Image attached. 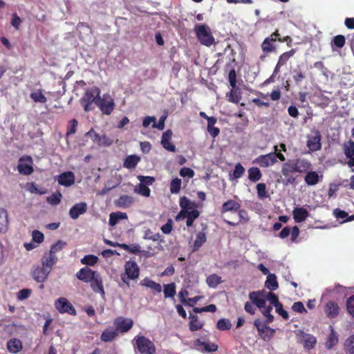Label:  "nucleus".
I'll use <instances>...</instances> for the list:
<instances>
[{
    "label": "nucleus",
    "instance_id": "nucleus-16",
    "mask_svg": "<svg viewBox=\"0 0 354 354\" xmlns=\"http://www.w3.org/2000/svg\"><path fill=\"white\" fill-rule=\"evenodd\" d=\"M274 156L271 153L266 155H260L257 157L253 162L259 165L261 167H268L274 165L277 162Z\"/></svg>",
    "mask_w": 354,
    "mask_h": 354
},
{
    "label": "nucleus",
    "instance_id": "nucleus-2",
    "mask_svg": "<svg viewBox=\"0 0 354 354\" xmlns=\"http://www.w3.org/2000/svg\"><path fill=\"white\" fill-rule=\"evenodd\" d=\"M194 32L199 42L207 47L216 44L210 28L206 24H197L194 27Z\"/></svg>",
    "mask_w": 354,
    "mask_h": 354
},
{
    "label": "nucleus",
    "instance_id": "nucleus-57",
    "mask_svg": "<svg viewBox=\"0 0 354 354\" xmlns=\"http://www.w3.org/2000/svg\"><path fill=\"white\" fill-rule=\"evenodd\" d=\"M66 245V243L62 241H57L55 243L51 245L50 250L49 252L50 254H55L61 251L65 246Z\"/></svg>",
    "mask_w": 354,
    "mask_h": 354
},
{
    "label": "nucleus",
    "instance_id": "nucleus-29",
    "mask_svg": "<svg viewBox=\"0 0 354 354\" xmlns=\"http://www.w3.org/2000/svg\"><path fill=\"white\" fill-rule=\"evenodd\" d=\"M207 236L204 232H199L196 234V239L192 246V252H197L206 242Z\"/></svg>",
    "mask_w": 354,
    "mask_h": 354
},
{
    "label": "nucleus",
    "instance_id": "nucleus-21",
    "mask_svg": "<svg viewBox=\"0 0 354 354\" xmlns=\"http://www.w3.org/2000/svg\"><path fill=\"white\" fill-rule=\"evenodd\" d=\"M276 41V38L270 37H266L261 44L262 51L266 54L275 52L277 49L275 46Z\"/></svg>",
    "mask_w": 354,
    "mask_h": 354
},
{
    "label": "nucleus",
    "instance_id": "nucleus-5",
    "mask_svg": "<svg viewBox=\"0 0 354 354\" xmlns=\"http://www.w3.org/2000/svg\"><path fill=\"white\" fill-rule=\"evenodd\" d=\"M136 346L141 354H155L156 348L153 342L145 336L138 335L135 338Z\"/></svg>",
    "mask_w": 354,
    "mask_h": 354
},
{
    "label": "nucleus",
    "instance_id": "nucleus-63",
    "mask_svg": "<svg viewBox=\"0 0 354 354\" xmlns=\"http://www.w3.org/2000/svg\"><path fill=\"white\" fill-rule=\"evenodd\" d=\"M138 179L140 180V184H143L145 185H151L155 182V178L152 176H138Z\"/></svg>",
    "mask_w": 354,
    "mask_h": 354
},
{
    "label": "nucleus",
    "instance_id": "nucleus-48",
    "mask_svg": "<svg viewBox=\"0 0 354 354\" xmlns=\"http://www.w3.org/2000/svg\"><path fill=\"white\" fill-rule=\"evenodd\" d=\"M296 53L295 49H291L289 51L285 52L282 53L279 57L278 59V63L279 64H281L282 66H284L286 64L287 62L289 60V59L292 57Z\"/></svg>",
    "mask_w": 354,
    "mask_h": 354
},
{
    "label": "nucleus",
    "instance_id": "nucleus-41",
    "mask_svg": "<svg viewBox=\"0 0 354 354\" xmlns=\"http://www.w3.org/2000/svg\"><path fill=\"white\" fill-rule=\"evenodd\" d=\"M189 319L190 322L189 327L191 331L198 330L203 328L204 324L198 322V317L197 315H190Z\"/></svg>",
    "mask_w": 354,
    "mask_h": 354
},
{
    "label": "nucleus",
    "instance_id": "nucleus-36",
    "mask_svg": "<svg viewBox=\"0 0 354 354\" xmlns=\"http://www.w3.org/2000/svg\"><path fill=\"white\" fill-rule=\"evenodd\" d=\"M304 346L308 350H310L315 347L317 344V339L313 335L304 333Z\"/></svg>",
    "mask_w": 354,
    "mask_h": 354
},
{
    "label": "nucleus",
    "instance_id": "nucleus-25",
    "mask_svg": "<svg viewBox=\"0 0 354 354\" xmlns=\"http://www.w3.org/2000/svg\"><path fill=\"white\" fill-rule=\"evenodd\" d=\"M235 213H237L239 215V219L238 221L233 222L226 219H223V221L230 226H236L240 223H245L249 221V217L246 210L239 207V211H236Z\"/></svg>",
    "mask_w": 354,
    "mask_h": 354
},
{
    "label": "nucleus",
    "instance_id": "nucleus-27",
    "mask_svg": "<svg viewBox=\"0 0 354 354\" xmlns=\"http://www.w3.org/2000/svg\"><path fill=\"white\" fill-rule=\"evenodd\" d=\"M134 203V198L131 196L122 195L115 201V205L121 208H128Z\"/></svg>",
    "mask_w": 354,
    "mask_h": 354
},
{
    "label": "nucleus",
    "instance_id": "nucleus-8",
    "mask_svg": "<svg viewBox=\"0 0 354 354\" xmlns=\"http://www.w3.org/2000/svg\"><path fill=\"white\" fill-rule=\"evenodd\" d=\"M55 308L62 314L76 315V310L71 303L65 297H59L55 302Z\"/></svg>",
    "mask_w": 354,
    "mask_h": 354
},
{
    "label": "nucleus",
    "instance_id": "nucleus-49",
    "mask_svg": "<svg viewBox=\"0 0 354 354\" xmlns=\"http://www.w3.org/2000/svg\"><path fill=\"white\" fill-rule=\"evenodd\" d=\"M164 295L165 298L173 297L176 295V285L174 283L164 285Z\"/></svg>",
    "mask_w": 354,
    "mask_h": 354
},
{
    "label": "nucleus",
    "instance_id": "nucleus-35",
    "mask_svg": "<svg viewBox=\"0 0 354 354\" xmlns=\"http://www.w3.org/2000/svg\"><path fill=\"white\" fill-rule=\"evenodd\" d=\"M338 342V337L334 328L330 326V333L327 337L325 346L327 349H331Z\"/></svg>",
    "mask_w": 354,
    "mask_h": 354
},
{
    "label": "nucleus",
    "instance_id": "nucleus-45",
    "mask_svg": "<svg viewBox=\"0 0 354 354\" xmlns=\"http://www.w3.org/2000/svg\"><path fill=\"white\" fill-rule=\"evenodd\" d=\"M179 205L181 209H195L196 205L194 202L190 201L186 196H183L180 198Z\"/></svg>",
    "mask_w": 354,
    "mask_h": 354
},
{
    "label": "nucleus",
    "instance_id": "nucleus-61",
    "mask_svg": "<svg viewBox=\"0 0 354 354\" xmlns=\"http://www.w3.org/2000/svg\"><path fill=\"white\" fill-rule=\"evenodd\" d=\"M268 300L270 303L276 307L281 302L279 301L278 297L272 292H266V301Z\"/></svg>",
    "mask_w": 354,
    "mask_h": 354
},
{
    "label": "nucleus",
    "instance_id": "nucleus-60",
    "mask_svg": "<svg viewBox=\"0 0 354 354\" xmlns=\"http://www.w3.org/2000/svg\"><path fill=\"white\" fill-rule=\"evenodd\" d=\"M305 73L302 72L300 68H297L294 69L292 78L294 81L296 82V84H299V82L303 81V80L305 79Z\"/></svg>",
    "mask_w": 354,
    "mask_h": 354
},
{
    "label": "nucleus",
    "instance_id": "nucleus-59",
    "mask_svg": "<svg viewBox=\"0 0 354 354\" xmlns=\"http://www.w3.org/2000/svg\"><path fill=\"white\" fill-rule=\"evenodd\" d=\"M257 191L258 197L260 199H263V198L268 197L266 185L265 183H261L257 184Z\"/></svg>",
    "mask_w": 354,
    "mask_h": 354
},
{
    "label": "nucleus",
    "instance_id": "nucleus-47",
    "mask_svg": "<svg viewBox=\"0 0 354 354\" xmlns=\"http://www.w3.org/2000/svg\"><path fill=\"white\" fill-rule=\"evenodd\" d=\"M181 179L178 178L172 179L169 185L170 192L174 194L179 193L181 189Z\"/></svg>",
    "mask_w": 354,
    "mask_h": 354
},
{
    "label": "nucleus",
    "instance_id": "nucleus-52",
    "mask_svg": "<svg viewBox=\"0 0 354 354\" xmlns=\"http://www.w3.org/2000/svg\"><path fill=\"white\" fill-rule=\"evenodd\" d=\"M98 261L97 257L93 254L85 255L82 259L81 263L84 265L93 266Z\"/></svg>",
    "mask_w": 354,
    "mask_h": 354
},
{
    "label": "nucleus",
    "instance_id": "nucleus-11",
    "mask_svg": "<svg viewBox=\"0 0 354 354\" xmlns=\"http://www.w3.org/2000/svg\"><path fill=\"white\" fill-rule=\"evenodd\" d=\"M96 105L100 108L103 114L110 115L115 107L113 100L109 95L97 99Z\"/></svg>",
    "mask_w": 354,
    "mask_h": 354
},
{
    "label": "nucleus",
    "instance_id": "nucleus-44",
    "mask_svg": "<svg viewBox=\"0 0 354 354\" xmlns=\"http://www.w3.org/2000/svg\"><path fill=\"white\" fill-rule=\"evenodd\" d=\"M120 248L131 254H136L142 252L140 250V246L138 244L127 245L126 243H122L120 245Z\"/></svg>",
    "mask_w": 354,
    "mask_h": 354
},
{
    "label": "nucleus",
    "instance_id": "nucleus-6",
    "mask_svg": "<svg viewBox=\"0 0 354 354\" xmlns=\"http://www.w3.org/2000/svg\"><path fill=\"white\" fill-rule=\"evenodd\" d=\"M86 136L97 144L98 147H108L113 145V140L105 134L100 135L93 129L86 133Z\"/></svg>",
    "mask_w": 354,
    "mask_h": 354
},
{
    "label": "nucleus",
    "instance_id": "nucleus-14",
    "mask_svg": "<svg viewBox=\"0 0 354 354\" xmlns=\"http://www.w3.org/2000/svg\"><path fill=\"white\" fill-rule=\"evenodd\" d=\"M114 326L117 332L127 333L133 325V321L131 318L118 317L114 320Z\"/></svg>",
    "mask_w": 354,
    "mask_h": 354
},
{
    "label": "nucleus",
    "instance_id": "nucleus-19",
    "mask_svg": "<svg viewBox=\"0 0 354 354\" xmlns=\"http://www.w3.org/2000/svg\"><path fill=\"white\" fill-rule=\"evenodd\" d=\"M172 136V131L170 129L167 130L162 133L161 138V145L162 147L169 151L175 152L176 147L171 142Z\"/></svg>",
    "mask_w": 354,
    "mask_h": 354
},
{
    "label": "nucleus",
    "instance_id": "nucleus-28",
    "mask_svg": "<svg viewBox=\"0 0 354 354\" xmlns=\"http://www.w3.org/2000/svg\"><path fill=\"white\" fill-rule=\"evenodd\" d=\"M91 287L95 292H99L104 295V290L102 284V278L98 274H95L92 281L89 282Z\"/></svg>",
    "mask_w": 354,
    "mask_h": 354
},
{
    "label": "nucleus",
    "instance_id": "nucleus-51",
    "mask_svg": "<svg viewBox=\"0 0 354 354\" xmlns=\"http://www.w3.org/2000/svg\"><path fill=\"white\" fill-rule=\"evenodd\" d=\"M346 43L345 37L342 35H338L333 37L331 41V46L338 48H342Z\"/></svg>",
    "mask_w": 354,
    "mask_h": 354
},
{
    "label": "nucleus",
    "instance_id": "nucleus-46",
    "mask_svg": "<svg viewBox=\"0 0 354 354\" xmlns=\"http://www.w3.org/2000/svg\"><path fill=\"white\" fill-rule=\"evenodd\" d=\"M141 285L153 289L158 292H160L162 291V287L160 283H158L156 281L148 279L147 278L143 280V282L141 283Z\"/></svg>",
    "mask_w": 354,
    "mask_h": 354
},
{
    "label": "nucleus",
    "instance_id": "nucleus-17",
    "mask_svg": "<svg viewBox=\"0 0 354 354\" xmlns=\"http://www.w3.org/2000/svg\"><path fill=\"white\" fill-rule=\"evenodd\" d=\"M95 274L96 272L93 271L91 268L84 267L76 273V277L78 279L88 283L90 281H92Z\"/></svg>",
    "mask_w": 354,
    "mask_h": 354
},
{
    "label": "nucleus",
    "instance_id": "nucleus-20",
    "mask_svg": "<svg viewBox=\"0 0 354 354\" xmlns=\"http://www.w3.org/2000/svg\"><path fill=\"white\" fill-rule=\"evenodd\" d=\"M241 207V205L239 202L233 199H229L222 205L220 212L221 214L228 212L235 213L239 211Z\"/></svg>",
    "mask_w": 354,
    "mask_h": 354
},
{
    "label": "nucleus",
    "instance_id": "nucleus-33",
    "mask_svg": "<svg viewBox=\"0 0 354 354\" xmlns=\"http://www.w3.org/2000/svg\"><path fill=\"white\" fill-rule=\"evenodd\" d=\"M194 346L196 347L203 346L202 351L205 352H215L218 350V345L214 343H205L202 342L200 339H197L194 341Z\"/></svg>",
    "mask_w": 354,
    "mask_h": 354
},
{
    "label": "nucleus",
    "instance_id": "nucleus-15",
    "mask_svg": "<svg viewBox=\"0 0 354 354\" xmlns=\"http://www.w3.org/2000/svg\"><path fill=\"white\" fill-rule=\"evenodd\" d=\"M249 299L257 308L262 309L266 304V291L259 290L250 292L249 293Z\"/></svg>",
    "mask_w": 354,
    "mask_h": 354
},
{
    "label": "nucleus",
    "instance_id": "nucleus-30",
    "mask_svg": "<svg viewBox=\"0 0 354 354\" xmlns=\"http://www.w3.org/2000/svg\"><path fill=\"white\" fill-rule=\"evenodd\" d=\"M306 174L304 180L308 185H315L319 182L320 177L317 171L308 170Z\"/></svg>",
    "mask_w": 354,
    "mask_h": 354
},
{
    "label": "nucleus",
    "instance_id": "nucleus-18",
    "mask_svg": "<svg viewBox=\"0 0 354 354\" xmlns=\"http://www.w3.org/2000/svg\"><path fill=\"white\" fill-rule=\"evenodd\" d=\"M87 210V205L81 202L74 205L69 210V216L73 219H77L80 215L84 214Z\"/></svg>",
    "mask_w": 354,
    "mask_h": 354
},
{
    "label": "nucleus",
    "instance_id": "nucleus-42",
    "mask_svg": "<svg viewBox=\"0 0 354 354\" xmlns=\"http://www.w3.org/2000/svg\"><path fill=\"white\" fill-rule=\"evenodd\" d=\"M222 282L221 277L216 274H212L207 277L206 283L209 287L215 288Z\"/></svg>",
    "mask_w": 354,
    "mask_h": 354
},
{
    "label": "nucleus",
    "instance_id": "nucleus-13",
    "mask_svg": "<svg viewBox=\"0 0 354 354\" xmlns=\"http://www.w3.org/2000/svg\"><path fill=\"white\" fill-rule=\"evenodd\" d=\"M322 136L318 130L312 131L311 135L308 136L307 147L311 151H316L322 148Z\"/></svg>",
    "mask_w": 354,
    "mask_h": 354
},
{
    "label": "nucleus",
    "instance_id": "nucleus-37",
    "mask_svg": "<svg viewBox=\"0 0 354 354\" xmlns=\"http://www.w3.org/2000/svg\"><path fill=\"white\" fill-rule=\"evenodd\" d=\"M8 227V212L3 208H0V232H5Z\"/></svg>",
    "mask_w": 354,
    "mask_h": 354
},
{
    "label": "nucleus",
    "instance_id": "nucleus-4",
    "mask_svg": "<svg viewBox=\"0 0 354 354\" xmlns=\"http://www.w3.org/2000/svg\"><path fill=\"white\" fill-rule=\"evenodd\" d=\"M100 97V89L97 86L88 88L84 93L80 100L82 105L86 112L92 111L94 109L93 104H96L97 99Z\"/></svg>",
    "mask_w": 354,
    "mask_h": 354
},
{
    "label": "nucleus",
    "instance_id": "nucleus-31",
    "mask_svg": "<svg viewBox=\"0 0 354 354\" xmlns=\"http://www.w3.org/2000/svg\"><path fill=\"white\" fill-rule=\"evenodd\" d=\"M7 348L12 353H17L22 349V343L19 339H12L8 342Z\"/></svg>",
    "mask_w": 354,
    "mask_h": 354
},
{
    "label": "nucleus",
    "instance_id": "nucleus-50",
    "mask_svg": "<svg viewBox=\"0 0 354 354\" xmlns=\"http://www.w3.org/2000/svg\"><path fill=\"white\" fill-rule=\"evenodd\" d=\"M344 350L346 354H354V335L345 341Z\"/></svg>",
    "mask_w": 354,
    "mask_h": 354
},
{
    "label": "nucleus",
    "instance_id": "nucleus-39",
    "mask_svg": "<svg viewBox=\"0 0 354 354\" xmlns=\"http://www.w3.org/2000/svg\"><path fill=\"white\" fill-rule=\"evenodd\" d=\"M265 286L270 290H275L278 288L279 285L277 277L274 274H269L265 282Z\"/></svg>",
    "mask_w": 354,
    "mask_h": 354
},
{
    "label": "nucleus",
    "instance_id": "nucleus-10",
    "mask_svg": "<svg viewBox=\"0 0 354 354\" xmlns=\"http://www.w3.org/2000/svg\"><path fill=\"white\" fill-rule=\"evenodd\" d=\"M32 158L30 156H23L19 160L17 169L19 174L25 176L33 173Z\"/></svg>",
    "mask_w": 354,
    "mask_h": 354
},
{
    "label": "nucleus",
    "instance_id": "nucleus-43",
    "mask_svg": "<svg viewBox=\"0 0 354 354\" xmlns=\"http://www.w3.org/2000/svg\"><path fill=\"white\" fill-rule=\"evenodd\" d=\"M30 97L35 102L44 104L47 102L46 97L43 94L42 91L40 89L32 92L30 95Z\"/></svg>",
    "mask_w": 354,
    "mask_h": 354
},
{
    "label": "nucleus",
    "instance_id": "nucleus-38",
    "mask_svg": "<svg viewBox=\"0 0 354 354\" xmlns=\"http://www.w3.org/2000/svg\"><path fill=\"white\" fill-rule=\"evenodd\" d=\"M118 336V332L113 328L104 330L101 335V339L104 342H109L114 339Z\"/></svg>",
    "mask_w": 354,
    "mask_h": 354
},
{
    "label": "nucleus",
    "instance_id": "nucleus-26",
    "mask_svg": "<svg viewBox=\"0 0 354 354\" xmlns=\"http://www.w3.org/2000/svg\"><path fill=\"white\" fill-rule=\"evenodd\" d=\"M292 215L296 223H301L309 216V212L304 207H295L292 211Z\"/></svg>",
    "mask_w": 354,
    "mask_h": 354
},
{
    "label": "nucleus",
    "instance_id": "nucleus-56",
    "mask_svg": "<svg viewBox=\"0 0 354 354\" xmlns=\"http://www.w3.org/2000/svg\"><path fill=\"white\" fill-rule=\"evenodd\" d=\"M135 192L145 197H149L151 193L150 189L147 185L140 183L135 188Z\"/></svg>",
    "mask_w": 354,
    "mask_h": 354
},
{
    "label": "nucleus",
    "instance_id": "nucleus-22",
    "mask_svg": "<svg viewBox=\"0 0 354 354\" xmlns=\"http://www.w3.org/2000/svg\"><path fill=\"white\" fill-rule=\"evenodd\" d=\"M57 257L56 255L48 253H45L41 259V266L45 267L50 271L52 270L53 266L57 262Z\"/></svg>",
    "mask_w": 354,
    "mask_h": 354
},
{
    "label": "nucleus",
    "instance_id": "nucleus-34",
    "mask_svg": "<svg viewBox=\"0 0 354 354\" xmlns=\"http://www.w3.org/2000/svg\"><path fill=\"white\" fill-rule=\"evenodd\" d=\"M140 160V158L138 156L130 155L125 158L123 166L129 169H134Z\"/></svg>",
    "mask_w": 354,
    "mask_h": 354
},
{
    "label": "nucleus",
    "instance_id": "nucleus-3",
    "mask_svg": "<svg viewBox=\"0 0 354 354\" xmlns=\"http://www.w3.org/2000/svg\"><path fill=\"white\" fill-rule=\"evenodd\" d=\"M140 268L135 261L129 260L124 264V272L121 274L122 282L128 287L130 286V280H136L140 275Z\"/></svg>",
    "mask_w": 354,
    "mask_h": 354
},
{
    "label": "nucleus",
    "instance_id": "nucleus-9",
    "mask_svg": "<svg viewBox=\"0 0 354 354\" xmlns=\"http://www.w3.org/2000/svg\"><path fill=\"white\" fill-rule=\"evenodd\" d=\"M50 272L41 265H37L32 267L30 274L35 281L42 283L47 280Z\"/></svg>",
    "mask_w": 354,
    "mask_h": 354
},
{
    "label": "nucleus",
    "instance_id": "nucleus-53",
    "mask_svg": "<svg viewBox=\"0 0 354 354\" xmlns=\"http://www.w3.org/2000/svg\"><path fill=\"white\" fill-rule=\"evenodd\" d=\"M62 197V194L59 192H57L48 196L46 201L53 205H57L60 203Z\"/></svg>",
    "mask_w": 354,
    "mask_h": 354
},
{
    "label": "nucleus",
    "instance_id": "nucleus-62",
    "mask_svg": "<svg viewBox=\"0 0 354 354\" xmlns=\"http://www.w3.org/2000/svg\"><path fill=\"white\" fill-rule=\"evenodd\" d=\"M346 309L348 313L354 317V295H351L347 299Z\"/></svg>",
    "mask_w": 354,
    "mask_h": 354
},
{
    "label": "nucleus",
    "instance_id": "nucleus-32",
    "mask_svg": "<svg viewBox=\"0 0 354 354\" xmlns=\"http://www.w3.org/2000/svg\"><path fill=\"white\" fill-rule=\"evenodd\" d=\"M216 122H217L216 118L213 117V116H212V118H210L207 121V130L213 138H215L216 137H217L220 133V129L218 127H214Z\"/></svg>",
    "mask_w": 354,
    "mask_h": 354
},
{
    "label": "nucleus",
    "instance_id": "nucleus-40",
    "mask_svg": "<svg viewBox=\"0 0 354 354\" xmlns=\"http://www.w3.org/2000/svg\"><path fill=\"white\" fill-rule=\"evenodd\" d=\"M248 178L252 182H257L262 177V174L258 167H252L248 169Z\"/></svg>",
    "mask_w": 354,
    "mask_h": 354
},
{
    "label": "nucleus",
    "instance_id": "nucleus-54",
    "mask_svg": "<svg viewBox=\"0 0 354 354\" xmlns=\"http://www.w3.org/2000/svg\"><path fill=\"white\" fill-rule=\"evenodd\" d=\"M200 215V212L197 209H192L189 212V215L187 216L186 225L187 227L193 225L194 221Z\"/></svg>",
    "mask_w": 354,
    "mask_h": 354
},
{
    "label": "nucleus",
    "instance_id": "nucleus-55",
    "mask_svg": "<svg viewBox=\"0 0 354 354\" xmlns=\"http://www.w3.org/2000/svg\"><path fill=\"white\" fill-rule=\"evenodd\" d=\"M216 326L220 330H226L231 328L232 324L227 319H221L217 322Z\"/></svg>",
    "mask_w": 354,
    "mask_h": 354
},
{
    "label": "nucleus",
    "instance_id": "nucleus-23",
    "mask_svg": "<svg viewBox=\"0 0 354 354\" xmlns=\"http://www.w3.org/2000/svg\"><path fill=\"white\" fill-rule=\"evenodd\" d=\"M57 180L59 185L69 187L75 183V175L72 171H66L59 176Z\"/></svg>",
    "mask_w": 354,
    "mask_h": 354
},
{
    "label": "nucleus",
    "instance_id": "nucleus-64",
    "mask_svg": "<svg viewBox=\"0 0 354 354\" xmlns=\"http://www.w3.org/2000/svg\"><path fill=\"white\" fill-rule=\"evenodd\" d=\"M32 241L37 243H41L44 240V235L39 230H34L32 234Z\"/></svg>",
    "mask_w": 354,
    "mask_h": 354
},
{
    "label": "nucleus",
    "instance_id": "nucleus-1",
    "mask_svg": "<svg viewBox=\"0 0 354 354\" xmlns=\"http://www.w3.org/2000/svg\"><path fill=\"white\" fill-rule=\"evenodd\" d=\"M310 162L304 158H295L288 160L281 167V174L286 178L287 184L295 183L296 178L294 173L304 174L311 169Z\"/></svg>",
    "mask_w": 354,
    "mask_h": 354
},
{
    "label": "nucleus",
    "instance_id": "nucleus-24",
    "mask_svg": "<svg viewBox=\"0 0 354 354\" xmlns=\"http://www.w3.org/2000/svg\"><path fill=\"white\" fill-rule=\"evenodd\" d=\"M339 310L338 304L334 301H329L326 304L325 313L330 319L336 317L339 313Z\"/></svg>",
    "mask_w": 354,
    "mask_h": 354
},
{
    "label": "nucleus",
    "instance_id": "nucleus-12",
    "mask_svg": "<svg viewBox=\"0 0 354 354\" xmlns=\"http://www.w3.org/2000/svg\"><path fill=\"white\" fill-rule=\"evenodd\" d=\"M254 325L257 328L259 335L265 341L270 340L275 333L274 329L266 324H263L259 319L254 320Z\"/></svg>",
    "mask_w": 354,
    "mask_h": 354
},
{
    "label": "nucleus",
    "instance_id": "nucleus-7",
    "mask_svg": "<svg viewBox=\"0 0 354 354\" xmlns=\"http://www.w3.org/2000/svg\"><path fill=\"white\" fill-rule=\"evenodd\" d=\"M342 150L347 160L345 164L354 172V141L351 139L345 141L342 145Z\"/></svg>",
    "mask_w": 354,
    "mask_h": 354
},
{
    "label": "nucleus",
    "instance_id": "nucleus-58",
    "mask_svg": "<svg viewBox=\"0 0 354 354\" xmlns=\"http://www.w3.org/2000/svg\"><path fill=\"white\" fill-rule=\"evenodd\" d=\"M77 124L78 122L76 119H72L69 120L66 131L67 136L75 134L76 133Z\"/></svg>",
    "mask_w": 354,
    "mask_h": 354
}]
</instances>
